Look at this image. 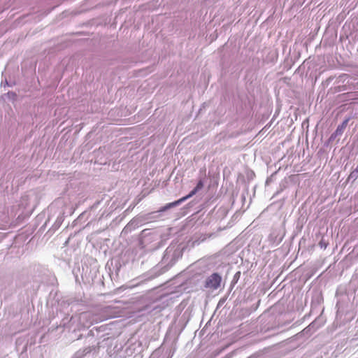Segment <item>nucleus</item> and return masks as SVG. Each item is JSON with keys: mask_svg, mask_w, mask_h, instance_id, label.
Listing matches in <instances>:
<instances>
[{"mask_svg": "<svg viewBox=\"0 0 358 358\" xmlns=\"http://www.w3.org/2000/svg\"><path fill=\"white\" fill-rule=\"evenodd\" d=\"M221 281L222 277L217 273H214L207 278L204 286L206 288L215 290L220 287Z\"/></svg>", "mask_w": 358, "mask_h": 358, "instance_id": "1", "label": "nucleus"}, {"mask_svg": "<svg viewBox=\"0 0 358 358\" xmlns=\"http://www.w3.org/2000/svg\"><path fill=\"white\" fill-rule=\"evenodd\" d=\"M350 120V117L345 118L343 122L337 127L336 131L329 137V142L334 141L337 136H341L343 134Z\"/></svg>", "mask_w": 358, "mask_h": 358, "instance_id": "2", "label": "nucleus"}, {"mask_svg": "<svg viewBox=\"0 0 358 358\" xmlns=\"http://www.w3.org/2000/svg\"><path fill=\"white\" fill-rule=\"evenodd\" d=\"M198 192V190L195 188H194L189 193V194H187V196H183L182 197L181 199H178V201H176L174 202H172V203H168L166 206H165L162 210H161V211H164V210H166L170 208H172V207H174V206H176L178 205H179L180 203H181L182 202L186 201L187 199L191 198L192 196H193L194 194H196V193Z\"/></svg>", "mask_w": 358, "mask_h": 358, "instance_id": "3", "label": "nucleus"}, {"mask_svg": "<svg viewBox=\"0 0 358 358\" xmlns=\"http://www.w3.org/2000/svg\"><path fill=\"white\" fill-rule=\"evenodd\" d=\"M350 177L357 178L358 177V165L357 167L350 173Z\"/></svg>", "mask_w": 358, "mask_h": 358, "instance_id": "4", "label": "nucleus"}, {"mask_svg": "<svg viewBox=\"0 0 358 358\" xmlns=\"http://www.w3.org/2000/svg\"><path fill=\"white\" fill-rule=\"evenodd\" d=\"M203 187V182L201 180H200L196 186L194 187L195 189H196L198 190V192Z\"/></svg>", "mask_w": 358, "mask_h": 358, "instance_id": "5", "label": "nucleus"}]
</instances>
